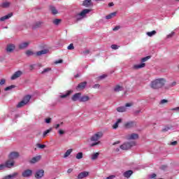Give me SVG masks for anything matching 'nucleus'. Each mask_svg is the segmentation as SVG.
Here are the masks:
<instances>
[{
	"mask_svg": "<svg viewBox=\"0 0 179 179\" xmlns=\"http://www.w3.org/2000/svg\"><path fill=\"white\" fill-rule=\"evenodd\" d=\"M97 145H100V141H97V142L92 143L91 146H92V148H93L94 146H96Z\"/></svg>",
	"mask_w": 179,
	"mask_h": 179,
	"instance_id": "obj_47",
	"label": "nucleus"
},
{
	"mask_svg": "<svg viewBox=\"0 0 179 179\" xmlns=\"http://www.w3.org/2000/svg\"><path fill=\"white\" fill-rule=\"evenodd\" d=\"M30 45V41L24 42L20 43L18 47L20 50H24V48H27L29 45Z\"/></svg>",
	"mask_w": 179,
	"mask_h": 179,
	"instance_id": "obj_14",
	"label": "nucleus"
},
{
	"mask_svg": "<svg viewBox=\"0 0 179 179\" xmlns=\"http://www.w3.org/2000/svg\"><path fill=\"white\" fill-rule=\"evenodd\" d=\"M45 122H46V124H50V122H51V118H47V119H45Z\"/></svg>",
	"mask_w": 179,
	"mask_h": 179,
	"instance_id": "obj_59",
	"label": "nucleus"
},
{
	"mask_svg": "<svg viewBox=\"0 0 179 179\" xmlns=\"http://www.w3.org/2000/svg\"><path fill=\"white\" fill-rule=\"evenodd\" d=\"M45 54H48V50L47 49L36 52V53H35V55L36 57H41V55H45Z\"/></svg>",
	"mask_w": 179,
	"mask_h": 179,
	"instance_id": "obj_15",
	"label": "nucleus"
},
{
	"mask_svg": "<svg viewBox=\"0 0 179 179\" xmlns=\"http://www.w3.org/2000/svg\"><path fill=\"white\" fill-rule=\"evenodd\" d=\"M51 131H52V129H48V130L45 131L43 134V138H45V136H47V135H48V134H50V132H51Z\"/></svg>",
	"mask_w": 179,
	"mask_h": 179,
	"instance_id": "obj_33",
	"label": "nucleus"
},
{
	"mask_svg": "<svg viewBox=\"0 0 179 179\" xmlns=\"http://www.w3.org/2000/svg\"><path fill=\"white\" fill-rule=\"evenodd\" d=\"M26 55H27V57H31V55H36V53H34L31 50H27L26 51Z\"/></svg>",
	"mask_w": 179,
	"mask_h": 179,
	"instance_id": "obj_38",
	"label": "nucleus"
},
{
	"mask_svg": "<svg viewBox=\"0 0 179 179\" xmlns=\"http://www.w3.org/2000/svg\"><path fill=\"white\" fill-rule=\"evenodd\" d=\"M161 170H167V166L166 165H162L161 166Z\"/></svg>",
	"mask_w": 179,
	"mask_h": 179,
	"instance_id": "obj_56",
	"label": "nucleus"
},
{
	"mask_svg": "<svg viewBox=\"0 0 179 179\" xmlns=\"http://www.w3.org/2000/svg\"><path fill=\"white\" fill-rule=\"evenodd\" d=\"M115 16H117V12H113L106 15V19L107 20L113 19V17H115Z\"/></svg>",
	"mask_w": 179,
	"mask_h": 179,
	"instance_id": "obj_28",
	"label": "nucleus"
},
{
	"mask_svg": "<svg viewBox=\"0 0 179 179\" xmlns=\"http://www.w3.org/2000/svg\"><path fill=\"white\" fill-rule=\"evenodd\" d=\"M10 6V3L9 2H4L1 4V8H9Z\"/></svg>",
	"mask_w": 179,
	"mask_h": 179,
	"instance_id": "obj_35",
	"label": "nucleus"
},
{
	"mask_svg": "<svg viewBox=\"0 0 179 179\" xmlns=\"http://www.w3.org/2000/svg\"><path fill=\"white\" fill-rule=\"evenodd\" d=\"M120 26H116V27H115L113 29V31H117V30H120Z\"/></svg>",
	"mask_w": 179,
	"mask_h": 179,
	"instance_id": "obj_53",
	"label": "nucleus"
},
{
	"mask_svg": "<svg viewBox=\"0 0 179 179\" xmlns=\"http://www.w3.org/2000/svg\"><path fill=\"white\" fill-rule=\"evenodd\" d=\"M63 62V60L62 59H59V60H57L55 62V64H62Z\"/></svg>",
	"mask_w": 179,
	"mask_h": 179,
	"instance_id": "obj_60",
	"label": "nucleus"
},
{
	"mask_svg": "<svg viewBox=\"0 0 179 179\" xmlns=\"http://www.w3.org/2000/svg\"><path fill=\"white\" fill-rule=\"evenodd\" d=\"M132 146H135L134 141L127 142V143H124L123 145H121L120 149H122V150H128V149H131V148H132Z\"/></svg>",
	"mask_w": 179,
	"mask_h": 179,
	"instance_id": "obj_4",
	"label": "nucleus"
},
{
	"mask_svg": "<svg viewBox=\"0 0 179 179\" xmlns=\"http://www.w3.org/2000/svg\"><path fill=\"white\" fill-rule=\"evenodd\" d=\"M83 6H92V0H85L83 3Z\"/></svg>",
	"mask_w": 179,
	"mask_h": 179,
	"instance_id": "obj_30",
	"label": "nucleus"
},
{
	"mask_svg": "<svg viewBox=\"0 0 179 179\" xmlns=\"http://www.w3.org/2000/svg\"><path fill=\"white\" fill-rule=\"evenodd\" d=\"M169 129H170V128L166 127V128L162 129V132H167V131H169Z\"/></svg>",
	"mask_w": 179,
	"mask_h": 179,
	"instance_id": "obj_61",
	"label": "nucleus"
},
{
	"mask_svg": "<svg viewBox=\"0 0 179 179\" xmlns=\"http://www.w3.org/2000/svg\"><path fill=\"white\" fill-rule=\"evenodd\" d=\"M117 113H125L127 108L125 106H120L116 108Z\"/></svg>",
	"mask_w": 179,
	"mask_h": 179,
	"instance_id": "obj_27",
	"label": "nucleus"
},
{
	"mask_svg": "<svg viewBox=\"0 0 179 179\" xmlns=\"http://www.w3.org/2000/svg\"><path fill=\"white\" fill-rule=\"evenodd\" d=\"M19 156H20L19 152H11L8 155V159L10 160H15V159H17V157H19Z\"/></svg>",
	"mask_w": 179,
	"mask_h": 179,
	"instance_id": "obj_10",
	"label": "nucleus"
},
{
	"mask_svg": "<svg viewBox=\"0 0 179 179\" xmlns=\"http://www.w3.org/2000/svg\"><path fill=\"white\" fill-rule=\"evenodd\" d=\"M40 160H41V156L38 155L36 157H33L30 161L29 163L31 164H34L38 162H40Z\"/></svg>",
	"mask_w": 179,
	"mask_h": 179,
	"instance_id": "obj_12",
	"label": "nucleus"
},
{
	"mask_svg": "<svg viewBox=\"0 0 179 179\" xmlns=\"http://www.w3.org/2000/svg\"><path fill=\"white\" fill-rule=\"evenodd\" d=\"M22 176L25 178L31 177V176H33V171L31 169H27L22 172Z\"/></svg>",
	"mask_w": 179,
	"mask_h": 179,
	"instance_id": "obj_8",
	"label": "nucleus"
},
{
	"mask_svg": "<svg viewBox=\"0 0 179 179\" xmlns=\"http://www.w3.org/2000/svg\"><path fill=\"white\" fill-rule=\"evenodd\" d=\"M87 85V82L85 81L83 82L76 87V90H83L85 87H86V85Z\"/></svg>",
	"mask_w": 179,
	"mask_h": 179,
	"instance_id": "obj_16",
	"label": "nucleus"
},
{
	"mask_svg": "<svg viewBox=\"0 0 179 179\" xmlns=\"http://www.w3.org/2000/svg\"><path fill=\"white\" fill-rule=\"evenodd\" d=\"M67 50H75V46H73V43H71L68 47H67Z\"/></svg>",
	"mask_w": 179,
	"mask_h": 179,
	"instance_id": "obj_44",
	"label": "nucleus"
},
{
	"mask_svg": "<svg viewBox=\"0 0 179 179\" xmlns=\"http://www.w3.org/2000/svg\"><path fill=\"white\" fill-rule=\"evenodd\" d=\"M126 108L127 107H132V103H127L124 106Z\"/></svg>",
	"mask_w": 179,
	"mask_h": 179,
	"instance_id": "obj_57",
	"label": "nucleus"
},
{
	"mask_svg": "<svg viewBox=\"0 0 179 179\" xmlns=\"http://www.w3.org/2000/svg\"><path fill=\"white\" fill-rule=\"evenodd\" d=\"M83 54H84L85 55H87V54H90V50H85V51L83 52Z\"/></svg>",
	"mask_w": 179,
	"mask_h": 179,
	"instance_id": "obj_54",
	"label": "nucleus"
},
{
	"mask_svg": "<svg viewBox=\"0 0 179 179\" xmlns=\"http://www.w3.org/2000/svg\"><path fill=\"white\" fill-rule=\"evenodd\" d=\"M73 171V169H68L67 173H68L69 174H71V173H72Z\"/></svg>",
	"mask_w": 179,
	"mask_h": 179,
	"instance_id": "obj_62",
	"label": "nucleus"
},
{
	"mask_svg": "<svg viewBox=\"0 0 179 179\" xmlns=\"http://www.w3.org/2000/svg\"><path fill=\"white\" fill-rule=\"evenodd\" d=\"M81 96H82V93H80V92L76 93L71 97V100L73 101H78V100H80Z\"/></svg>",
	"mask_w": 179,
	"mask_h": 179,
	"instance_id": "obj_13",
	"label": "nucleus"
},
{
	"mask_svg": "<svg viewBox=\"0 0 179 179\" xmlns=\"http://www.w3.org/2000/svg\"><path fill=\"white\" fill-rule=\"evenodd\" d=\"M114 92L116 93H118V92H122L124 90V87L120 85H116L114 88H113Z\"/></svg>",
	"mask_w": 179,
	"mask_h": 179,
	"instance_id": "obj_21",
	"label": "nucleus"
},
{
	"mask_svg": "<svg viewBox=\"0 0 179 179\" xmlns=\"http://www.w3.org/2000/svg\"><path fill=\"white\" fill-rule=\"evenodd\" d=\"M44 177V170L41 169L36 171L35 173V178L40 179Z\"/></svg>",
	"mask_w": 179,
	"mask_h": 179,
	"instance_id": "obj_11",
	"label": "nucleus"
},
{
	"mask_svg": "<svg viewBox=\"0 0 179 179\" xmlns=\"http://www.w3.org/2000/svg\"><path fill=\"white\" fill-rule=\"evenodd\" d=\"M136 127V122L130 121L124 123V127L127 129H130L131 128H135Z\"/></svg>",
	"mask_w": 179,
	"mask_h": 179,
	"instance_id": "obj_6",
	"label": "nucleus"
},
{
	"mask_svg": "<svg viewBox=\"0 0 179 179\" xmlns=\"http://www.w3.org/2000/svg\"><path fill=\"white\" fill-rule=\"evenodd\" d=\"M15 48H16L15 45L9 44V45H7L6 50L7 52H13V50H15Z\"/></svg>",
	"mask_w": 179,
	"mask_h": 179,
	"instance_id": "obj_18",
	"label": "nucleus"
},
{
	"mask_svg": "<svg viewBox=\"0 0 179 179\" xmlns=\"http://www.w3.org/2000/svg\"><path fill=\"white\" fill-rule=\"evenodd\" d=\"M102 137H103V132L98 131L91 137L90 141L92 142H97V141H99V139H100V138H102Z\"/></svg>",
	"mask_w": 179,
	"mask_h": 179,
	"instance_id": "obj_5",
	"label": "nucleus"
},
{
	"mask_svg": "<svg viewBox=\"0 0 179 179\" xmlns=\"http://www.w3.org/2000/svg\"><path fill=\"white\" fill-rule=\"evenodd\" d=\"M90 100V97L89 96H83L80 98L79 101L80 103H85L86 101H89Z\"/></svg>",
	"mask_w": 179,
	"mask_h": 179,
	"instance_id": "obj_22",
	"label": "nucleus"
},
{
	"mask_svg": "<svg viewBox=\"0 0 179 179\" xmlns=\"http://www.w3.org/2000/svg\"><path fill=\"white\" fill-rule=\"evenodd\" d=\"M30 99H31V96H30V95L25 96L23 98V99L17 104V106H16L17 108H22L24 107V106H26L27 104V103H29V101H30Z\"/></svg>",
	"mask_w": 179,
	"mask_h": 179,
	"instance_id": "obj_3",
	"label": "nucleus"
},
{
	"mask_svg": "<svg viewBox=\"0 0 179 179\" xmlns=\"http://www.w3.org/2000/svg\"><path fill=\"white\" fill-rule=\"evenodd\" d=\"M164 103H169V101H167V99H162L161 101V104H164Z\"/></svg>",
	"mask_w": 179,
	"mask_h": 179,
	"instance_id": "obj_58",
	"label": "nucleus"
},
{
	"mask_svg": "<svg viewBox=\"0 0 179 179\" xmlns=\"http://www.w3.org/2000/svg\"><path fill=\"white\" fill-rule=\"evenodd\" d=\"M5 169H6V166H5V164H0V171L1 170H4Z\"/></svg>",
	"mask_w": 179,
	"mask_h": 179,
	"instance_id": "obj_45",
	"label": "nucleus"
},
{
	"mask_svg": "<svg viewBox=\"0 0 179 179\" xmlns=\"http://www.w3.org/2000/svg\"><path fill=\"white\" fill-rule=\"evenodd\" d=\"M138 138H139V135L138 134H135L133 133L131 134H129L127 136V139L128 141H131V140H135V139H138Z\"/></svg>",
	"mask_w": 179,
	"mask_h": 179,
	"instance_id": "obj_19",
	"label": "nucleus"
},
{
	"mask_svg": "<svg viewBox=\"0 0 179 179\" xmlns=\"http://www.w3.org/2000/svg\"><path fill=\"white\" fill-rule=\"evenodd\" d=\"M171 145H172L173 146H176V145H177V141L171 142Z\"/></svg>",
	"mask_w": 179,
	"mask_h": 179,
	"instance_id": "obj_64",
	"label": "nucleus"
},
{
	"mask_svg": "<svg viewBox=\"0 0 179 179\" xmlns=\"http://www.w3.org/2000/svg\"><path fill=\"white\" fill-rule=\"evenodd\" d=\"M13 16V13H10L6 15H4L0 18V22H5V20H8V19H10Z\"/></svg>",
	"mask_w": 179,
	"mask_h": 179,
	"instance_id": "obj_20",
	"label": "nucleus"
},
{
	"mask_svg": "<svg viewBox=\"0 0 179 179\" xmlns=\"http://www.w3.org/2000/svg\"><path fill=\"white\" fill-rule=\"evenodd\" d=\"M145 66H146V64L141 63L140 64L134 65L133 68L134 69H141V68H145Z\"/></svg>",
	"mask_w": 179,
	"mask_h": 179,
	"instance_id": "obj_25",
	"label": "nucleus"
},
{
	"mask_svg": "<svg viewBox=\"0 0 179 179\" xmlns=\"http://www.w3.org/2000/svg\"><path fill=\"white\" fill-rule=\"evenodd\" d=\"M73 93V90H69L65 94L60 95V99H66L69 96H71V94Z\"/></svg>",
	"mask_w": 179,
	"mask_h": 179,
	"instance_id": "obj_26",
	"label": "nucleus"
},
{
	"mask_svg": "<svg viewBox=\"0 0 179 179\" xmlns=\"http://www.w3.org/2000/svg\"><path fill=\"white\" fill-rule=\"evenodd\" d=\"M176 85H177V82L174 81L169 85V87H174V86H176Z\"/></svg>",
	"mask_w": 179,
	"mask_h": 179,
	"instance_id": "obj_49",
	"label": "nucleus"
},
{
	"mask_svg": "<svg viewBox=\"0 0 179 179\" xmlns=\"http://www.w3.org/2000/svg\"><path fill=\"white\" fill-rule=\"evenodd\" d=\"M36 147L38 148V149H45V148H46V145L44 144L37 143Z\"/></svg>",
	"mask_w": 179,
	"mask_h": 179,
	"instance_id": "obj_42",
	"label": "nucleus"
},
{
	"mask_svg": "<svg viewBox=\"0 0 179 179\" xmlns=\"http://www.w3.org/2000/svg\"><path fill=\"white\" fill-rule=\"evenodd\" d=\"M110 47L113 50H118V45H112Z\"/></svg>",
	"mask_w": 179,
	"mask_h": 179,
	"instance_id": "obj_50",
	"label": "nucleus"
},
{
	"mask_svg": "<svg viewBox=\"0 0 179 179\" xmlns=\"http://www.w3.org/2000/svg\"><path fill=\"white\" fill-rule=\"evenodd\" d=\"M89 176V172L87 171H83L78 174L77 176L78 179H82V178H86Z\"/></svg>",
	"mask_w": 179,
	"mask_h": 179,
	"instance_id": "obj_17",
	"label": "nucleus"
},
{
	"mask_svg": "<svg viewBox=\"0 0 179 179\" xmlns=\"http://www.w3.org/2000/svg\"><path fill=\"white\" fill-rule=\"evenodd\" d=\"M113 129H117V128H118V123L115 122V123L113 125Z\"/></svg>",
	"mask_w": 179,
	"mask_h": 179,
	"instance_id": "obj_52",
	"label": "nucleus"
},
{
	"mask_svg": "<svg viewBox=\"0 0 179 179\" xmlns=\"http://www.w3.org/2000/svg\"><path fill=\"white\" fill-rule=\"evenodd\" d=\"M6 83V80H5L4 78L1 79L0 80V85H5V83Z\"/></svg>",
	"mask_w": 179,
	"mask_h": 179,
	"instance_id": "obj_48",
	"label": "nucleus"
},
{
	"mask_svg": "<svg viewBox=\"0 0 179 179\" xmlns=\"http://www.w3.org/2000/svg\"><path fill=\"white\" fill-rule=\"evenodd\" d=\"M134 174V171L132 170H129L125 171L123 173L124 177H125L126 178H129V177H131V176Z\"/></svg>",
	"mask_w": 179,
	"mask_h": 179,
	"instance_id": "obj_24",
	"label": "nucleus"
},
{
	"mask_svg": "<svg viewBox=\"0 0 179 179\" xmlns=\"http://www.w3.org/2000/svg\"><path fill=\"white\" fill-rule=\"evenodd\" d=\"M76 159H78V160H80V159H83V152H78L76 156Z\"/></svg>",
	"mask_w": 179,
	"mask_h": 179,
	"instance_id": "obj_36",
	"label": "nucleus"
},
{
	"mask_svg": "<svg viewBox=\"0 0 179 179\" xmlns=\"http://www.w3.org/2000/svg\"><path fill=\"white\" fill-rule=\"evenodd\" d=\"M15 87H16V86H15V85H10L8 87H6L4 90L6 92H8V90H12V89H15Z\"/></svg>",
	"mask_w": 179,
	"mask_h": 179,
	"instance_id": "obj_41",
	"label": "nucleus"
},
{
	"mask_svg": "<svg viewBox=\"0 0 179 179\" xmlns=\"http://www.w3.org/2000/svg\"><path fill=\"white\" fill-rule=\"evenodd\" d=\"M174 34H175L174 31H172L171 34L167 35V38H171V37H173V36H174Z\"/></svg>",
	"mask_w": 179,
	"mask_h": 179,
	"instance_id": "obj_46",
	"label": "nucleus"
},
{
	"mask_svg": "<svg viewBox=\"0 0 179 179\" xmlns=\"http://www.w3.org/2000/svg\"><path fill=\"white\" fill-rule=\"evenodd\" d=\"M61 22H62V20L61 19H55L53 20L52 23L53 24H55V26H58Z\"/></svg>",
	"mask_w": 179,
	"mask_h": 179,
	"instance_id": "obj_31",
	"label": "nucleus"
},
{
	"mask_svg": "<svg viewBox=\"0 0 179 179\" xmlns=\"http://www.w3.org/2000/svg\"><path fill=\"white\" fill-rule=\"evenodd\" d=\"M156 33H157L156 31H152L147 32L146 34L147 36H148V37H152V36H155Z\"/></svg>",
	"mask_w": 179,
	"mask_h": 179,
	"instance_id": "obj_40",
	"label": "nucleus"
},
{
	"mask_svg": "<svg viewBox=\"0 0 179 179\" xmlns=\"http://www.w3.org/2000/svg\"><path fill=\"white\" fill-rule=\"evenodd\" d=\"M100 88V84H95L93 86V89H99Z\"/></svg>",
	"mask_w": 179,
	"mask_h": 179,
	"instance_id": "obj_51",
	"label": "nucleus"
},
{
	"mask_svg": "<svg viewBox=\"0 0 179 179\" xmlns=\"http://www.w3.org/2000/svg\"><path fill=\"white\" fill-rule=\"evenodd\" d=\"M150 178H156V174H155V173H152V174L150 176Z\"/></svg>",
	"mask_w": 179,
	"mask_h": 179,
	"instance_id": "obj_63",
	"label": "nucleus"
},
{
	"mask_svg": "<svg viewBox=\"0 0 179 179\" xmlns=\"http://www.w3.org/2000/svg\"><path fill=\"white\" fill-rule=\"evenodd\" d=\"M73 150L72 149H69L66 150V152L64 153V157H68V156H69V155H71V153H72Z\"/></svg>",
	"mask_w": 179,
	"mask_h": 179,
	"instance_id": "obj_34",
	"label": "nucleus"
},
{
	"mask_svg": "<svg viewBox=\"0 0 179 179\" xmlns=\"http://www.w3.org/2000/svg\"><path fill=\"white\" fill-rule=\"evenodd\" d=\"M166 83V79L158 78L151 83L152 89H162Z\"/></svg>",
	"mask_w": 179,
	"mask_h": 179,
	"instance_id": "obj_1",
	"label": "nucleus"
},
{
	"mask_svg": "<svg viewBox=\"0 0 179 179\" xmlns=\"http://www.w3.org/2000/svg\"><path fill=\"white\" fill-rule=\"evenodd\" d=\"M50 10L52 13V15H57L58 13V10H57L55 6H50Z\"/></svg>",
	"mask_w": 179,
	"mask_h": 179,
	"instance_id": "obj_29",
	"label": "nucleus"
},
{
	"mask_svg": "<svg viewBox=\"0 0 179 179\" xmlns=\"http://www.w3.org/2000/svg\"><path fill=\"white\" fill-rule=\"evenodd\" d=\"M151 57L150 56H147L145 57H143L141 59V62H146V61H149V59H150Z\"/></svg>",
	"mask_w": 179,
	"mask_h": 179,
	"instance_id": "obj_43",
	"label": "nucleus"
},
{
	"mask_svg": "<svg viewBox=\"0 0 179 179\" xmlns=\"http://www.w3.org/2000/svg\"><path fill=\"white\" fill-rule=\"evenodd\" d=\"M4 165L6 169H12L15 166V161L9 159L4 163Z\"/></svg>",
	"mask_w": 179,
	"mask_h": 179,
	"instance_id": "obj_9",
	"label": "nucleus"
},
{
	"mask_svg": "<svg viewBox=\"0 0 179 179\" xmlns=\"http://www.w3.org/2000/svg\"><path fill=\"white\" fill-rule=\"evenodd\" d=\"M23 75V72L22 71H15L11 76V80H15L17 78H20Z\"/></svg>",
	"mask_w": 179,
	"mask_h": 179,
	"instance_id": "obj_7",
	"label": "nucleus"
},
{
	"mask_svg": "<svg viewBox=\"0 0 179 179\" xmlns=\"http://www.w3.org/2000/svg\"><path fill=\"white\" fill-rule=\"evenodd\" d=\"M89 12H90V9L85 8L83 10L82 12H80V13L76 15L74 17L76 23H78V22L82 20L83 17H85V16H86V15L89 13Z\"/></svg>",
	"mask_w": 179,
	"mask_h": 179,
	"instance_id": "obj_2",
	"label": "nucleus"
},
{
	"mask_svg": "<svg viewBox=\"0 0 179 179\" xmlns=\"http://www.w3.org/2000/svg\"><path fill=\"white\" fill-rule=\"evenodd\" d=\"M44 22H41V21H38L34 23V27L37 28V27H41V26L43 24Z\"/></svg>",
	"mask_w": 179,
	"mask_h": 179,
	"instance_id": "obj_32",
	"label": "nucleus"
},
{
	"mask_svg": "<svg viewBox=\"0 0 179 179\" xmlns=\"http://www.w3.org/2000/svg\"><path fill=\"white\" fill-rule=\"evenodd\" d=\"M58 134H59V135H64V134H65V131L62 129L59 130Z\"/></svg>",
	"mask_w": 179,
	"mask_h": 179,
	"instance_id": "obj_55",
	"label": "nucleus"
},
{
	"mask_svg": "<svg viewBox=\"0 0 179 179\" xmlns=\"http://www.w3.org/2000/svg\"><path fill=\"white\" fill-rule=\"evenodd\" d=\"M100 153L99 152H96V153H94L92 155V160H96V159H97V157H99Z\"/></svg>",
	"mask_w": 179,
	"mask_h": 179,
	"instance_id": "obj_37",
	"label": "nucleus"
},
{
	"mask_svg": "<svg viewBox=\"0 0 179 179\" xmlns=\"http://www.w3.org/2000/svg\"><path fill=\"white\" fill-rule=\"evenodd\" d=\"M17 176H19V173L17 172H15L11 175H8V176H6L3 179H13V178H16Z\"/></svg>",
	"mask_w": 179,
	"mask_h": 179,
	"instance_id": "obj_23",
	"label": "nucleus"
},
{
	"mask_svg": "<svg viewBox=\"0 0 179 179\" xmlns=\"http://www.w3.org/2000/svg\"><path fill=\"white\" fill-rule=\"evenodd\" d=\"M50 71H51V68L48 67L46 69H44L43 71L41 72V73L42 75H44V73H47L50 72Z\"/></svg>",
	"mask_w": 179,
	"mask_h": 179,
	"instance_id": "obj_39",
	"label": "nucleus"
}]
</instances>
